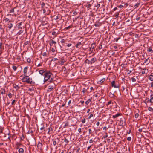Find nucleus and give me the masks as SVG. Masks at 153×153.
Segmentation results:
<instances>
[{
    "mask_svg": "<svg viewBox=\"0 0 153 153\" xmlns=\"http://www.w3.org/2000/svg\"><path fill=\"white\" fill-rule=\"evenodd\" d=\"M44 75V82L47 81H48L50 82H51L53 81V78L52 77L53 74L50 71H46Z\"/></svg>",
    "mask_w": 153,
    "mask_h": 153,
    "instance_id": "1",
    "label": "nucleus"
},
{
    "mask_svg": "<svg viewBox=\"0 0 153 153\" xmlns=\"http://www.w3.org/2000/svg\"><path fill=\"white\" fill-rule=\"evenodd\" d=\"M22 82H26L31 85H33L35 84L34 81L32 80V78H30L29 76H27V74L24 75L22 79Z\"/></svg>",
    "mask_w": 153,
    "mask_h": 153,
    "instance_id": "2",
    "label": "nucleus"
},
{
    "mask_svg": "<svg viewBox=\"0 0 153 153\" xmlns=\"http://www.w3.org/2000/svg\"><path fill=\"white\" fill-rule=\"evenodd\" d=\"M147 100V102H149L151 103H153V95H150V99H149V98H146L145 100V101Z\"/></svg>",
    "mask_w": 153,
    "mask_h": 153,
    "instance_id": "3",
    "label": "nucleus"
},
{
    "mask_svg": "<svg viewBox=\"0 0 153 153\" xmlns=\"http://www.w3.org/2000/svg\"><path fill=\"white\" fill-rule=\"evenodd\" d=\"M125 121V119L123 117L120 119V126H123V125L124 122Z\"/></svg>",
    "mask_w": 153,
    "mask_h": 153,
    "instance_id": "4",
    "label": "nucleus"
},
{
    "mask_svg": "<svg viewBox=\"0 0 153 153\" xmlns=\"http://www.w3.org/2000/svg\"><path fill=\"white\" fill-rule=\"evenodd\" d=\"M95 44L94 43H93L91 44V47L90 48V51H91V52L93 51V50L94 48L95 47Z\"/></svg>",
    "mask_w": 153,
    "mask_h": 153,
    "instance_id": "5",
    "label": "nucleus"
},
{
    "mask_svg": "<svg viewBox=\"0 0 153 153\" xmlns=\"http://www.w3.org/2000/svg\"><path fill=\"white\" fill-rule=\"evenodd\" d=\"M64 62L65 60L63 57H62L61 61H59L58 62V63L61 65H63L64 63Z\"/></svg>",
    "mask_w": 153,
    "mask_h": 153,
    "instance_id": "6",
    "label": "nucleus"
},
{
    "mask_svg": "<svg viewBox=\"0 0 153 153\" xmlns=\"http://www.w3.org/2000/svg\"><path fill=\"white\" fill-rule=\"evenodd\" d=\"M56 43V42H55L54 40H53V39H51L50 40L49 42V44L50 46H52L53 44H55Z\"/></svg>",
    "mask_w": 153,
    "mask_h": 153,
    "instance_id": "7",
    "label": "nucleus"
},
{
    "mask_svg": "<svg viewBox=\"0 0 153 153\" xmlns=\"http://www.w3.org/2000/svg\"><path fill=\"white\" fill-rule=\"evenodd\" d=\"M122 115V114L121 113H117V114L115 115H113L112 116V118H115L121 116Z\"/></svg>",
    "mask_w": 153,
    "mask_h": 153,
    "instance_id": "8",
    "label": "nucleus"
},
{
    "mask_svg": "<svg viewBox=\"0 0 153 153\" xmlns=\"http://www.w3.org/2000/svg\"><path fill=\"white\" fill-rule=\"evenodd\" d=\"M115 81H113L111 82V85L112 87H114L115 88H119V86L116 85H115Z\"/></svg>",
    "mask_w": 153,
    "mask_h": 153,
    "instance_id": "9",
    "label": "nucleus"
},
{
    "mask_svg": "<svg viewBox=\"0 0 153 153\" xmlns=\"http://www.w3.org/2000/svg\"><path fill=\"white\" fill-rule=\"evenodd\" d=\"M53 88H54V87L53 86L49 85L48 87V89L47 91H51Z\"/></svg>",
    "mask_w": 153,
    "mask_h": 153,
    "instance_id": "10",
    "label": "nucleus"
},
{
    "mask_svg": "<svg viewBox=\"0 0 153 153\" xmlns=\"http://www.w3.org/2000/svg\"><path fill=\"white\" fill-rule=\"evenodd\" d=\"M90 60L91 62V64H92L97 61V59L95 57L93 58Z\"/></svg>",
    "mask_w": 153,
    "mask_h": 153,
    "instance_id": "11",
    "label": "nucleus"
},
{
    "mask_svg": "<svg viewBox=\"0 0 153 153\" xmlns=\"http://www.w3.org/2000/svg\"><path fill=\"white\" fill-rule=\"evenodd\" d=\"M28 68V66H27L25 67L24 69L23 70V72L24 73V75L26 74L27 71V70Z\"/></svg>",
    "mask_w": 153,
    "mask_h": 153,
    "instance_id": "12",
    "label": "nucleus"
},
{
    "mask_svg": "<svg viewBox=\"0 0 153 153\" xmlns=\"http://www.w3.org/2000/svg\"><path fill=\"white\" fill-rule=\"evenodd\" d=\"M21 145V144L18 143V142H17V143H16V149H18L20 147V146Z\"/></svg>",
    "mask_w": 153,
    "mask_h": 153,
    "instance_id": "13",
    "label": "nucleus"
},
{
    "mask_svg": "<svg viewBox=\"0 0 153 153\" xmlns=\"http://www.w3.org/2000/svg\"><path fill=\"white\" fill-rule=\"evenodd\" d=\"M101 24L102 23L101 22H98L97 23L95 24L94 25L96 27H99L101 26Z\"/></svg>",
    "mask_w": 153,
    "mask_h": 153,
    "instance_id": "14",
    "label": "nucleus"
},
{
    "mask_svg": "<svg viewBox=\"0 0 153 153\" xmlns=\"http://www.w3.org/2000/svg\"><path fill=\"white\" fill-rule=\"evenodd\" d=\"M31 87H30L28 90V91H33L34 90V88L33 87V85H31Z\"/></svg>",
    "mask_w": 153,
    "mask_h": 153,
    "instance_id": "15",
    "label": "nucleus"
},
{
    "mask_svg": "<svg viewBox=\"0 0 153 153\" xmlns=\"http://www.w3.org/2000/svg\"><path fill=\"white\" fill-rule=\"evenodd\" d=\"M149 79L151 81H153V75H150L148 76Z\"/></svg>",
    "mask_w": 153,
    "mask_h": 153,
    "instance_id": "16",
    "label": "nucleus"
},
{
    "mask_svg": "<svg viewBox=\"0 0 153 153\" xmlns=\"http://www.w3.org/2000/svg\"><path fill=\"white\" fill-rule=\"evenodd\" d=\"M19 153H24V149L22 148H20L19 149Z\"/></svg>",
    "mask_w": 153,
    "mask_h": 153,
    "instance_id": "17",
    "label": "nucleus"
},
{
    "mask_svg": "<svg viewBox=\"0 0 153 153\" xmlns=\"http://www.w3.org/2000/svg\"><path fill=\"white\" fill-rule=\"evenodd\" d=\"M92 100V98L88 99L85 102V103L86 105H88L89 103Z\"/></svg>",
    "mask_w": 153,
    "mask_h": 153,
    "instance_id": "18",
    "label": "nucleus"
},
{
    "mask_svg": "<svg viewBox=\"0 0 153 153\" xmlns=\"http://www.w3.org/2000/svg\"><path fill=\"white\" fill-rule=\"evenodd\" d=\"M105 80V79L103 78L102 79L98 81V83H102Z\"/></svg>",
    "mask_w": 153,
    "mask_h": 153,
    "instance_id": "19",
    "label": "nucleus"
},
{
    "mask_svg": "<svg viewBox=\"0 0 153 153\" xmlns=\"http://www.w3.org/2000/svg\"><path fill=\"white\" fill-rule=\"evenodd\" d=\"M85 63H88V64H91V62L90 60H89L88 59H86L85 60Z\"/></svg>",
    "mask_w": 153,
    "mask_h": 153,
    "instance_id": "20",
    "label": "nucleus"
},
{
    "mask_svg": "<svg viewBox=\"0 0 153 153\" xmlns=\"http://www.w3.org/2000/svg\"><path fill=\"white\" fill-rule=\"evenodd\" d=\"M45 72V71L43 70H40L39 71V73L42 75H43V74Z\"/></svg>",
    "mask_w": 153,
    "mask_h": 153,
    "instance_id": "21",
    "label": "nucleus"
},
{
    "mask_svg": "<svg viewBox=\"0 0 153 153\" xmlns=\"http://www.w3.org/2000/svg\"><path fill=\"white\" fill-rule=\"evenodd\" d=\"M140 2L137 3L134 6V9H135L138 6L140 5Z\"/></svg>",
    "mask_w": 153,
    "mask_h": 153,
    "instance_id": "22",
    "label": "nucleus"
},
{
    "mask_svg": "<svg viewBox=\"0 0 153 153\" xmlns=\"http://www.w3.org/2000/svg\"><path fill=\"white\" fill-rule=\"evenodd\" d=\"M147 51L149 52L152 51L153 52V50H152L151 47H149L148 48Z\"/></svg>",
    "mask_w": 153,
    "mask_h": 153,
    "instance_id": "23",
    "label": "nucleus"
},
{
    "mask_svg": "<svg viewBox=\"0 0 153 153\" xmlns=\"http://www.w3.org/2000/svg\"><path fill=\"white\" fill-rule=\"evenodd\" d=\"M149 62L150 61H148L147 59H146L144 61V63H146V65L149 64Z\"/></svg>",
    "mask_w": 153,
    "mask_h": 153,
    "instance_id": "24",
    "label": "nucleus"
},
{
    "mask_svg": "<svg viewBox=\"0 0 153 153\" xmlns=\"http://www.w3.org/2000/svg\"><path fill=\"white\" fill-rule=\"evenodd\" d=\"M4 48V47L2 46V43L1 42L0 43V50L1 51V50Z\"/></svg>",
    "mask_w": 153,
    "mask_h": 153,
    "instance_id": "25",
    "label": "nucleus"
},
{
    "mask_svg": "<svg viewBox=\"0 0 153 153\" xmlns=\"http://www.w3.org/2000/svg\"><path fill=\"white\" fill-rule=\"evenodd\" d=\"M17 7V6L14 7L13 8L11 9L10 10V13H13L14 12V9L16 8Z\"/></svg>",
    "mask_w": 153,
    "mask_h": 153,
    "instance_id": "26",
    "label": "nucleus"
},
{
    "mask_svg": "<svg viewBox=\"0 0 153 153\" xmlns=\"http://www.w3.org/2000/svg\"><path fill=\"white\" fill-rule=\"evenodd\" d=\"M88 89V88H83V90H82V92L83 93H85L86 91Z\"/></svg>",
    "mask_w": 153,
    "mask_h": 153,
    "instance_id": "27",
    "label": "nucleus"
},
{
    "mask_svg": "<svg viewBox=\"0 0 153 153\" xmlns=\"http://www.w3.org/2000/svg\"><path fill=\"white\" fill-rule=\"evenodd\" d=\"M13 24L12 23H10L9 25V26H8V27L9 28V29H10L13 27Z\"/></svg>",
    "mask_w": 153,
    "mask_h": 153,
    "instance_id": "28",
    "label": "nucleus"
},
{
    "mask_svg": "<svg viewBox=\"0 0 153 153\" xmlns=\"http://www.w3.org/2000/svg\"><path fill=\"white\" fill-rule=\"evenodd\" d=\"M81 44V43L80 42H78L76 45V48H78V46L80 45Z\"/></svg>",
    "mask_w": 153,
    "mask_h": 153,
    "instance_id": "29",
    "label": "nucleus"
},
{
    "mask_svg": "<svg viewBox=\"0 0 153 153\" xmlns=\"http://www.w3.org/2000/svg\"><path fill=\"white\" fill-rule=\"evenodd\" d=\"M65 40L64 39H61L60 42L62 43L63 44V43H65Z\"/></svg>",
    "mask_w": 153,
    "mask_h": 153,
    "instance_id": "30",
    "label": "nucleus"
},
{
    "mask_svg": "<svg viewBox=\"0 0 153 153\" xmlns=\"http://www.w3.org/2000/svg\"><path fill=\"white\" fill-rule=\"evenodd\" d=\"M132 81V82H134L136 81V79L135 78H134V76H133L131 78Z\"/></svg>",
    "mask_w": 153,
    "mask_h": 153,
    "instance_id": "31",
    "label": "nucleus"
},
{
    "mask_svg": "<svg viewBox=\"0 0 153 153\" xmlns=\"http://www.w3.org/2000/svg\"><path fill=\"white\" fill-rule=\"evenodd\" d=\"M14 87L15 88H18V89H19L20 88V87L19 86L17 85H16V84H15L14 86Z\"/></svg>",
    "mask_w": 153,
    "mask_h": 153,
    "instance_id": "32",
    "label": "nucleus"
},
{
    "mask_svg": "<svg viewBox=\"0 0 153 153\" xmlns=\"http://www.w3.org/2000/svg\"><path fill=\"white\" fill-rule=\"evenodd\" d=\"M29 42H30L29 41H25V42L24 43V44L25 45H27L28 44Z\"/></svg>",
    "mask_w": 153,
    "mask_h": 153,
    "instance_id": "33",
    "label": "nucleus"
},
{
    "mask_svg": "<svg viewBox=\"0 0 153 153\" xmlns=\"http://www.w3.org/2000/svg\"><path fill=\"white\" fill-rule=\"evenodd\" d=\"M45 3L44 2H42L41 4V8L42 9H43L44 7L45 6Z\"/></svg>",
    "mask_w": 153,
    "mask_h": 153,
    "instance_id": "34",
    "label": "nucleus"
},
{
    "mask_svg": "<svg viewBox=\"0 0 153 153\" xmlns=\"http://www.w3.org/2000/svg\"><path fill=\"white\" fill-rule=\"evenodd\" d=\"M139 114H138V113H136L135 114V117L136 118H138V117H139Z\"/></svg>",
    "mask_w": 153,
    "mask_h": 153,
    "instance_id": "35",
    "label": "nucleus"
},
{
    "mask_svg": "<svg viewBox=\"0 0 153 153\" xmlns=\"http://www.w3.org/2000/svg\"><path fill=\"white\" fill-rule=\"evenodd\" d=\"M24 30H20L18 32V33L20 35V34L22 33H23V32Z\"/></svg>",
    "mask_w": 153,
    "mask_h": 153,
    "instance_id": "36",
    "label": "nucleus"
},
{
    "mask_svg": "<svg viewBox=\"0 0 153 153\" xmlns=\"http://www.w3.org/2000/svg\"><path fill=\"white\" fill-rule=\"evenodd\" d=\"M27 61L29 63H31V60L30 59V58H28L27 59Z\"/></svg>",
    "mask_w": 153,
    "mask_h": 153,
    "instance_id": "37",
    "label": "nucleus"
},
{
    "mask_svg": "<svg viewBox=\"0 0 153 153\" xmlns=\"http://www.w3.org/2000/svg\"><path fill=\"white\" fill-rule=\"evenodd\" d=\"M146 70V69H144L142 71V74H145L146 73V71H145Z\"/></svg>",
    "mask_w": 153,
    "mask_h": 153,
    "instance_id": "38",
    "label": "nucleus"
},
{
    "mask_svg": "<svg viewBox=\"0 0 153 153\" xmlns=\"http://www.w3.org/2000/svg\"><path fill=\"white\" fill-rule=\"evenodd\" d=\"M109 96L111 97H112L114 96V94H112L111 92H110L109 93Z\"/></svg>",
    "mask_w": 153,
    "mask_h": 153,
    "instance_id": "39",
    "label": "nucleus"
},
{
    "mask_svg": "<svg viewBox=\"0 0 153 153\" xmlns=\"http://www.w3.org/2000/svg\"><path fill=\"white\" fill-rule=\"evenodd\" d=\"M79 150L80 148L78 147H77V148L75 149L76 152H78L79 151Z\"/></svg>",
    "mask_w": 153,
    "mask_h": 153,
    "instance_id": "40",
    "label": "nucleus"
},
{
    "mask_svg": "<svg viewBox=\"0 0 153 153\" xmlns=\"http://www.w3.org/2000/svg\"><path fill=\"white\" fill-rule=\"evenodd\" d=\"M8 96L10 98H11L12 97V95L10 92H9L8 94Z\"/></svg>",
    "mask_w": 153,
    "mask_h": 153,
    "instance_id": "41",
    "label": "nucleus"
},
{
    "mask_svg": "<svg viewBox=\"0 0 153 153\" xmlns=\"http://www.w3.org/2000/svg\"><path fill=\"white\" fill-rule=\"evenodd\" d=\"M81 122L82 123H84L85 122V118L82 119Z\"/></svg>",
    "mask_w": 153,
    "mask_h": 153,
    "instance_id": "42",
    "label": "nucleus"
},
{
    "mask_svg": "<svg viewBox=\"0 0 153 153\" xmlns=\"http://www.w3.org/2000/svg\"><path fill=\"white\" fill-rule=\"evenodd\" d=\"M52 130V128L51 127H50L48 128V134H49V132L51 131Z\"/></svg>",
    "mask_w": 153,
    "mask_h": 153,
    "instance_id": "43",
    "label": "nucleus"
},
{
    "mask_svg": "<svg viewBox=\"0 0 153 153\" xmlns=\"http://www.w3.org/2000/svg\"><path fill=\"white\" fill-rule=\"evenodd\" d=\"M68 122H66L65 125H64V128H66L67 126H68Z\"/></svg>",
    "mask_w": 153,
    "mask_h": 153,
    "instance_id": "44",
    "label": "nucleus"
},
{
    "mask_svg": "<svg viewBox=\"0 0 153 153\" xmlns=\"http://www.w3.org/2000/svg\"><path fill=\"white\" fill-rule=\"evenodd\" d=\"M64 142H65L67 144L69 142V141L66 138H65L64 139Z\"/></svg>",
    "mask_w": 153,
    "mask_h": 153,
    "instance_id": "45",
    "label": "nucleus"
},
{
    "mask_svg": "<svg viewBox=\"0 0 153 153\" xmlns=\"http://www.w3.org/2000/svg\"><path fill=\"white\" fill-rule=\"evenodd\" d=\"M12 68L14 71H16L17 69V67L16 66H13L12 67Z\"/></svg>",
    "mask_w": 153,
    "mask_h": 153,
    "instance_id": "46",
    "label": "nucleus"
},
{
    "mask_svg": "<svg viewBox=\"0 0 153 153\" xmlns=\"http://www.w3.org/2000/svg\"><path fill=\"white\" fill-rule=\"evenodd\" d=\"M148 110L149 111H152L153 110V109L151 107H149L148 108Z\"/></svg>",
    "mask_w": 153,
    "mask_h": 153,
    "instance_id": "47",
    "label": "nucleus"
},
{
    "mask_svg": "<svg viewBox=\"0 0 153 153\" xmlns=\"http://www.w3.org/2000/svg\"><path fill=\"white\" fill-rule=\"evenodd\" d=\"M119 15V13L117 12L115 14V16L116 18H117L118 17V15Z\"/></svg>",
    "mask_w": 153,
    "mask_h": 153,
    "instance_id": "48",
    "label": "nucleus"
},
{
    "mask_svg": "<svg viewBox=\"0 0 153 153\" xmlns=\"http://www.w3.org/2000/svg\"><path fill=\"white\" fill-rule=\"evenodd\" d=\"M102 48V45L101 44H100V45L98 47V48L99 49H101Z\"/></svg>",
    "mask_w": 153,
    "mask_h": 153,
    "instance_id": "49",
    "label": "nucleus"
},
{
    "mask_svg": "<svg viewBox=\"0 0 153 153\" xmlns=\"http://www.w3.org/2000/svg\"><path fill=\"white\" fill-rule=\"evenodd\" d=\"M25 115L26 117H27L28 118L29 120H30V117L29 116V115L27 114H25Z\"/></svg>",
    "mask_w": 153,
    "mask_h": 153,
    "instance_id": "50",
    "label": "nucleus"
},
{
    "mask_svg": "<svg viewBox=\"0 0 153 153\" xmlns=\"http://www.w3.org/2000/svg\"><path fill=\"white\" fill-rule=\"evenodd\" d=\"M93 116V115L92 114H91L90 116L88 117V118L89 119H90Z\"/></svg>",
    "mask_w": 153,
    "mask_h": 153,
    "instance_id": "51",
    "label": "nucleus"
},
{
    "mask_svg": "<svg viewBox=\"0 0 153 153\" xmlns=\"http://www.w3.org/2000/svg\"><path fill=\"white\" fill-rule=\"evenodd\" d=\"M73 14L74 15H76L77 14V13L76 11L75 10L73 12Z\"/></svg>",
    "mask_w": 153,
    "mask_h": 153,
    "instance_id": "52",
    "label": "nucleus"
},
{
    "mask_svg": "<svg viewBox=\"0 0 153 153\" xmlns=\"http://www.w3.org/2000/svg\"><path fill=\"white\" fill-rule=\"evenodd\" d=\"M4 20H5L6 22H8V21H9V22H10V21H9V19L7 18H6Z\"/></svg>",
    "mask_w": 153,
    "mask_h": 153,
    "instance_id": "53",
    "label": "nucleus"
},
{
    "mask_svg": "<svg viewBox=\"0 0 153 153\" xmlns=\"http://www.w3.org/2000/svg\"><path fill=\"white\" fill-rule=\"evenodd\" d=\"M91 6V5L90 4H88L87 6V7L90 8Z\"/></svg>",
    "mask_w": 153,
    "mask_h": 153,
    "instance_id": "54",
    "label": "nucleus"
},
{
    "mask_svg": "<svg viewBox=\"0 0 153 153\" xmlns=\"http://www.w3.org/2000/svg\"><path fill=\"white\" fill-rule=\"evenodd\" d=\"M106 135H104L103 136V138H105L107 137H108L107 133H106Z\"/></svg>",
    "mask_w": 153,
    "mask_h": 153,
    "instance_id": "55",
    "label": "nucleus"
},
{
    "mask_svg": "<svg viewBox=\"0 0 153 153\" xmlns=\"http://www.w3.org/2000/svg\"><path fill=\"white\" fill-rule=\"evenodd\" d=\"M127 140L128 141H131V137H128L127 138Z\"/></svg>",
    "mask_w": 153,
    "mask_h": 153,
    "instance_id": "56",
    "label": "nucleus"
},
{
    "mask_svg": "<svg viewBox=\"0 0 153 153\" xmlns=\"http://www.w3.org/2000/svg\"><path fill=\"white\" fill-rule=\"evenodd\" d=\"M120 37H118V38H115L114 40H115L116 41V42H117L118 41V40L119 39H120Z\"/></svg>",
    "mask_w": 153,
    "mask_h": 153,
    "instance_id": "57",
    "label": "nucleus"
},
{
    "mask_svg": "<svg viewBox=\"0 0 153 153\" xmlns=\"http://www.w3.org/2000/svg\"><path fill=\"white\" fill-rule=\"evenodd\" d=\"M58 60V59L56 58H53L52 59V61H56V60Z\"/></svg>",
    "mask_w": 153,
    "mask_h": 153,
    "instance_id": "58",
    "label": "nucleus"
},
{
    "mask_svg": "<svg viewBox=\"0 0 153 153\" xmlns=\"http://www.w3.org/2000/svg\"><path fill=\"white\" fill-rule=\"evenodd\" d=\"M3 128H0V132L1 133H3Z\"/></svg>",
    "mask_w": 153,
    "mask_h": 153,
    "instance_id": "59",
    "label": "nucleus"
},
{
    "mask_svg": "<svg viewBox=\"0 0 153 153\" xmlns=\"http://www.w3.org/2000/svg\"><path fill=\"white\" fill-rule=\"evenodd\" d=\"M56 144V141H53V144L54 146H55Z\"/></svg>",
    "mask_w": 153,
    "mask_h": 153,
    "instance_id": "60",
    "label": "nucleus"
},
{
    "mask_svg": "<svg viewBox=\"0 0 153 153\" xmlns=\"http://www.w3.org/2000/svg\"><path fill=\"white\" fill-rule=\"evenodd\" d=\"M88 131H89V134H91L92 133V130L91 129H89V130H88Z\"/></svg>",
    "mask_w": 153,
    "mask_h": 153,
    "instance_id": "61",
    "label": "nucleus"
},
{
    "mask_svg": "<svg viewBox=\"0 0 153 153\" xmlns=\"http://www.w3.org/2000/svg\"><path fill=\"white\" fill-rule=\"evenodd\" d=\"M72 27V26H68V27H66V29H69Z\"/></svg>",
    "mask_w": 153,
    "mask_h": 153,
    "instance_id": "62",
    "label": "nucleus"
},
{
    "mask_svg": "<svg viewBox=\"0 0 153 153\" xmlns=\"http://www.w3.org/2000/svg\"><path fill=\"white\" fill-rule=\"evenodd\" d=\"M100 4H98L97 6H96V7H97V9H98V8H99V7H100Z\"/></svg>",
    "mask_w": 153,
    "mask_h": 153,
    "instance_id": "63",
    "label": "nucleus"
},
{
    "mask_svg": "<svg viewBox=\"0 0 153 153\" xmlns=\"http://www.w3.org/2000/svg\"><path fill=\"white\" fill-rule=\"evenodd\" d=\"M78 131L80 133L82 132V129L81 128H79L78 129Z\"/></svg>",
    "mask_w": 153,
    "mask_h": 153,
    "instance_id": "64",
    "label": "nucleus"
}]
</instances>
